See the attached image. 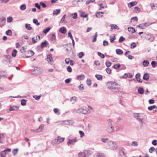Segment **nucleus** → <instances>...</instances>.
I'll return each mask as SVG.
<instances>
[{
  "label": "nucleus",
  "mask_w": 157,
  "mask_h": 157,
  "mask_svg": "<svg viewBox=\"0 0 157 157\" xmlns=\"http://www.w3.org/2000/svg\"><path fill=\"white\" fill-rule=\"evenodd\" d=\"M20 51L23 53V55L24 54L26 58L30 57L34 54V53L31 50H27V51L25 50H20ZM23 56H24V55Z\"/></svg>",
  "instance_id": "1"
},
{
  "label": "nucleus",
  "mask_w": 157,
  "mask_h": 157,
  "mask_svg": "<svg viewBox=\"0 0 157 157\" xmlns=\"http://www.w3.org/2000/svg\"><path fill=\"white\" fill-rule=\"evenodd\" d=\"M112 121L111 119H109L108 122V125L106 129V131L108 133H112L114 131V127L112 124Z\"/></svg>",
  "instance_id": "2"
},
{
  "label": "nucleus",
  "mask_w": 157,
  "mask_h": 157,
  "mask_svg": "<svg viewBox=\"0 0 157 157\" xmlns=\"http://www.w3.org/2000/svg\"><path fill=\"white\" fill-rule=\"evenodd\" d=\"M65 138H64L61 137L59 136H58L57 138L56 139L52 140V143L53 144H58L63 142Z\"/></svg>",
  "instance_id": "3"
},
{
  "label": "nucleus",
  "mask_w": 157,
  "mask_h": 157,
  "mask_svg": "<svg viewBox=\"0 0 157 157\" xmlns=\"http://www.w3.org/2000/svg\"><path fill=\"white\" fill-rule=\"evenodd\" d=\"M108 143L110 148L112 150L116 149L117 147V144L115 142L109 141L108 142Z\"/></svg>",
  "instance_id": "4"
},
{
  "label": "nucleus",
  "mask_w": 157,
  "mask_h": 157,
  "mask_svg": "<svg viewBox=\"0 0 157 157\" xmlns=\"http://www.w3.org/2000/svg\"><path fill=\"white\" fill-rule=\"evenodd\" d=\"M46 60L48 63L52 65L53 64L54 61L51 54H48L47 55Z\"/></svg>",
  "instance_id": "5"
},
{
  "label": "nucleus",
  "mask_w": 157,
  "mask_h": 157,
  "mask_svg": "<svg viewBox=\"0 0 157 157\" xmlns=\"http://www.w3.org/2000/svg\"><path fill=\"white\" fill-rule=\"evenodd\" d=\"M107 85L108 89L112 90L114 86H117V84L115 82H108L107 84Z\"/></svg>",
  "instance_id": "6"
},
{
  "label": "nucleus",
  "mask_w": 157,
  "mask_h": 157,
  "mask_svg": "<svg viewBox=\"0 0 157 157\" xmlns=\"http://www.w3.org/2000/svg\"><path fill=\"white\" fill-rule=\"evenodd\" d=\"M78 113H82L83 114H86L88 113V110L86 108L83 107L78 109L76 112Z\"/></svg>",
  "instance_id": "7"
},
{
  "label": "nucleus",
  "mask_w": 157,
  "mask_h": 157,
  "mask_svg": "<svg viewBox=\"0 0 157 157\" xmlns=\"http://www.w3.org/2000/svg\"><path fill=\"white\" fill-rule=\"evenodd\" d=\"M151 24V23H150L149 22H145L140 24L137 26L136 27L137 28H140L141 29H144V27L149 26Z\"/></svg>",
  "instance_id": "8"
},
{
  "label": "nucleus",
  "mask_w": 157,
  "mask_h": 157,
  "mask_svg": "<svg viewBox=\"0 0 157 157\" xmlns=\"http://www.w3.org/2000/svg\"><path fill=\"white\" fill-rule=\"evenodd\" d=\"M88 154V151L84 150L83 152L79 153V157H87Z\"/></svg>",
  "instance_id": "9"
},
{
  "label": "nucleus",
  "mask_w": 157,
  "mask_h": 157,
  "mask_svg": "<svg viewBox=\"0 0 157 157\" xmlns=\"http://www.w3.org/2000/svg\"><path fill=\"white\" fill-rule=\"evenodd\" d=\"M140 113H135L134 114V117L140 121L142 122V120L140 117Z\"/></svg>",
  "instance_id": "10"
},
{
  "label": "nucleus",
  "mask_w": 157,
  "mask_h": 157,
  "mask_svg": "<svg viewBox=\"0 0 157 157\" xmlns=\"http://www.w3.org/2000/svg\"><path fill=\"white\" fill-rule=\"evenodd\" d=\"M77 141V140L76 138L73 139H69L67 143V144L68 145L70 144H73Z\"/></svg>",
  "instance_id": "11"
},
{
  "label": "nucleus",
  "mask_w": 157,
  "mask_h": 157,
  "mask_svg": "<svg viewBox=\"0 0 157 157\" xmlns=\"http://www.w3.org/2000/svg\"><path fill=\"white\" fill-rule=\"evenodd\" d=\"M59 31L61 33L65 34L67 32V29L65 27H63L59 29Z\"/></svg>",
  "instance_id": "12"
},
{
  "label": "nucleus",
  "mask_w": 157,
  "mask_h": 157,
  "mask_svg": "<svg viewBox=\"0 0 157 157\" xmlns=\"http://www.w3.org/2000/svg\"><path fill=\"white\" fill-rule=\"evenodd\" d=\"M49 44L48 42L46 41L45 40L44 42H42L41 44V48H44L47 47L48 46Z\"/></svg>",
  "instance_id": "13"
},
{
  "label": "nucleus",
  "mask_w": 157,
  "mask_h": 157,
  "mask_svg": "<svg viewBox=\"0 0 157 157\" xmlns=\"http://www.w3.org/2000/svg\"><path fill=\"white\" fill-rule=\"evenodd\" d=\"M140 73H137L136 75L135 78L138 81L140 82H142V80L140 78Z\"/></svg>",
  "instance_id": "14"
},
{
  "label": "nucleus",
  "mask_w": 157,
  "mask_h": 157,
  "mask_svg": "<svg viewBox=\"0 0 157 157\" xmlns=\"http://www.w3.org/2000/svg\"><path fill=\"white\" fill-rule=\"evenodd\" d=\"M4 56L5 58L7 59V62L10 63L11 61V56L9 55H5Z\"/></svg>",
  "instance_id": "15"
},
{
  "label": "nucleus",
  "mask_w": 157,
  "mask_h": 157,
  "mask_svg": "<svg viewBox=\"0 0 157 157\" xmlns=\"http://www.w3.org/2000/svg\"><path fill=\"white\" fill-rule=\"evenodd\" d=\"M85 78V76L83 75H78L76 77V79L78 80H83Z\"/></svg>",
  "instance_id": "16"
},
{
  "label": "nucleus",
  "mask_w": 157,
  "mask_h": 157,
  "mask_svg": "<svg viewBox=\"0 0 157 157\" xmlns=\"http://www.w3.org/2000/svg\"><path fill=\"white\" fill-rule=\"evenodd\" d=\"M149 74L147 73H145L143 77V79L146 81H147L149 78Z\"/></svg>",
  "instance_id": "17"
},
{
  "label": "nucleus",
  "mask_w": 157,
  "mask_h": 157,
  "mask_svg": "<svg viewBox=\"0 0 157 157\" xmlns=\"http://www.w3.org/2000/svg\"><path fill=\"white\" fill-rule=\"evenodd\" d=\"M137 2H130L129 4H128V6L129 8H131L132 7L136 5L137 4Z\"/></svg>",
  "instance_id": "18"
},
{
  "label": "nucleus",
  "mask_w": 157,
  "mask_h": 157,
  "mask_svg": "<svg viewBox=\"0 0 157 157\" xmlns=\"http://www.w3.org/2000/svg\"><path fill=\"white\" fill-rule=\"evenodd\" d=\"M96 157H105V155L102 153H97L96 155Z\"/></svg>",
  "instance_id": "19"
},
{
  "label": "nucleus",
  "mask_w": 157,
  "mask_h": 157,
  "mask_svg": "<svg viewBox=\"0 0 157 157\" xmlns=\"http://www.w3.org/2000/svg\"><path fill=\"white\" fill-rule=\"evenodd\" d=\"M111 27V29H116L117 30L119 29V28L117 25L114 24H111L110 25Z\"/></svg>",
  "instance_id": "20"
},
{
  "label": "nucleus",
  "mask_w": 157,
  "mask_h": 157,
  "mask_svg": "<svg viewBox=\"0 0 157 157\" xmlns=\"http://www.w3.org/2000/svg\"><path fill=\"white\" fill-rule=\"evenodd\" d=\"M149 64V62L147 60H144L143 62V64L144 67H147Z\"/></svg>",
  "instance_id": "21"
},
{
  "label": "nucleus",
  "mask_w": 157,
  "mask_h": 157,
  "mask_svg": "<svg viewBox=\"0 0 157 157\" xmlns=\"http://www.w3.org/2000/svg\"><path fill=\"white\" fill-rule=\"evenodd\" d=\"M128 31L131 33H134L135 32V29L133 28L129 27L128 28Z\"/></svg>",
  "instance_id": "22"
},
{
  "label": "nucleus",
  "mask_w": 157,
  "mask_h": 157,
  "mask_svg": "<svg viewBox=\"0 0 157 157\" xmlns=\"http://www.w3.org/2000/svg\"><path fill=\"white\" fill-rule=\"evenodd\" d=\"M60 11V9H56L54 10L53 12V14L54 15H57L59 14Z\"/></svg>",
  "instance_id": "23"
},
{
  "label": "nucleus",
  "mask_w": 157,
  "mask_h": 157,
  "mask_svg": "<svg viewBox=\"0 0 157 157\" xmlns=\"http://www.w3.org/2000/svg\"><path fill=\"white\" fill-rule=\"evenodd\" d=\"M138 92L139 94H142L144 92V89L140 87L138 88Z\"/></svg>",
  "instance_id": "24"
},
{
  "label": "nucleus",
  "mask_w": 157,
  "mask_h": 157,
  "mask_svg": "<svg viewBox=\"0 0 157 157\" xmlns=\"http://www.w3.org/2000/svg\"><path fill=\"white\" fill-rule=\"evenodd\" d=\"M117 85L114 86L113 88V89H112L113 90V91L114 92H116V93H117L119 91L120 89V88L119 87H117Z\"/></svg>",
  "instance_id": "25"
},
{
  "label": "nucleus",
  "mask_w": 157,
  "mask_h": 157,
  "mask_svg": "<svg viewBox=\"0 0 157 157\" xmlns=\"http://www.w3.org/2000/svg\"><path fill=\"white\" fill-rule=\"evenodd\" d=\"M25 27L27 29L29 30H31L32 29V28L30 26V24H25Z\"/></svg>",
  "instance_id": "26"
},
{
  "label": "nucleus",
  "mask_w": 157,
  "mask_h": 157,
  "mask_svg": "<svg viewBox=\"0 0 157 157\" xmlns=\"http://www.w3.org/2000/svg\"><path fill=\"white\" fill-rule=\"evenodd\" d=\"M97 79L99 80H101L102 78V76L100 75H96L95 76Z\"/></svg>",
  "instance_id": "27"
},
{
  "label": "nucleus",
  "mask_w": 157,
  "mask_h": 157,
  "mask_svg": "<svg viewBox=\"0 0 157 157\" xmlns=\"http://www.w3.org/2000/svg\"><path fill=\"white\" fill-rule=\"evenodd\" d=\"M68 37H70L71 39V40H72L73 44V45H74L75 44L74 41L73 40L72 36L71 35V32H69L68 33Z\"/></svg>",
  "instance_id": "28"
},
{
  "label": "nucleus",
  "mask_w": 157,
  "mask_h": 157,
  "mask_svg": "<svg viewBox=\"0 0 157 157\" xmlns=\"http://www.w3.org/2000/svg\"><path fill=\"white\" fill-rule=\"evenodd\" d=\"M18 149V148H16L14 149L12 151V153L14 155H15L17 153Z\"/></svg>",
  "instance_id": "29"
},
{
  "label": "nucleus",
  "mask_w": 157,
  "mask_h": 157,
  "mask_svg": "<svg viewBox=\"0 0 157 157\" xmlns=\"http://www.w3.org/2000/svg\"><path fill=\"white\" fill-rule=\"evenodd\" d=\"M56 39V36L55 34L53 33L52 34V36L50 37V40L51 41H53Z\"/></svg>",
  "instance_id": "30"
},
{
  "label": "nucleus",
  "mask_w": 157,
  "mask_h": 157,
  "mask_svg": "<svg viewBox=\"0 0 157 157\" xmlns=\"http://www.w3.org/2000/svg\"><path fill=\"white\" fill-rule=\"evenodd\" d=\"M27 101V100L24 99L21 100V105L22 106L25 105H26V101Z\"/></svg>",
  "instance_id": "31"
},
{
  "label": "nucleus",
  "mask_w": 157,
  "mask_h": 157,
  "mask_svg": "<svg viewBox=\"0 0 157 157\" xmlns=\"http://www.w3.org/2000/svg\"><path fill=\"white\" fill-rule=\"evenodd\" d=\"M20 9L22 10H24L26 9V6L25 4L21 5L20 6Z\"/></svg>",
  "instance_id": "32"
},
{
  "label": "nucleus",
  "mask_w": 157,
  "mask_h": 157,
  "mask_svg": "<svg viewBox=\"0 0 157 157\" xmlns=\"http://www.w3.org/2000/svg\"><path fill=\"white\" fill-rule=\"evenodd\" d=\"M71 16L72 18L75 19L77 17V14L76 13H75L71 14Z\"/></svg>",
  "instance_id": "33"
},
{
  "label": "nucleus",
  "mask_w": 157,
  "mask_h": 157,
  "mask_svg": "<svg viewBox=\"0 0 157 157\" xmlns=\"http://www.w3.org/2000/svg\"><path fill=\"white\" fill-rule=\"evenodd\" d=\"M44 127V124H42L39 126V128L37 129L38 131H39V132H40L42 131V129Z\"/></svg>",
  "instance_id": "34"
},
{
  "label": "nucleus",
  "mask_w": 157,
  "mask_h": 157,
  "mask_svg": "<svg viewBox=\"0 0 157 157\" xmlns=\"http://www.w3.org/2000/svg\"><path fill=\"white\" fill-rule=\"evenodd\" d=\"M97 36L98 33L97 32H96L95 33L94 36V38L92 40V42H94L96 41Z\"/></svg>",
  "instance_id": "35"
},
{
  "label": "nucleus",
  "mask_w": 157,
  "mask_h": 157,
  "mask_svg": "<svg viewBox=\"0 0 157 157\" xmlns=\"http://www.w3.org/2000/svg\"><path fill=\"white\" fill-rule=\"evenodd\" d=\"M50 29L51 28L50 27H48L46 29H44L43 31V32L44 33L46 34L49 31Z\"/></svg>",
  "instance_id": "36"
},
{
  "label": "nucleus",
  "mask_w": 157,
  "mask_h": 157,
  "mask_svg": "<svg viewBox=\"0 0 157 157\" xmlns=\"http://www.w3.org/2000/svg\"><path fill=\"white\" fill-rule=\"evenodd\" d=\"M104 13V12H99L97 13L96 14V16L97 17H100L99 16L100 15V17H101L102 16V15H101V14Z\"/></svg>",
  "instance_id": "37"
},
{
  "label": "nucleus",
  "mask_w": 157,
  "mask_h": 157,
  "mask_svg": "<svg viewBox=\"0 0 157 157\" xmlns=\"http://www.w3.org/2000/svg\"><path fill=\"white\" fill-rule=\"evenodd\" d=\"M6 33L7 35L11 36L12 35V32L11 30L9 29L6 32Z\"/></svg>",
  "instance_id": "38"
},
{
  "label": "nucleus",
  "mask_w": 157,
  "mask_h": 157,
  "mask_svg": "<svg viewBox=\"0 0 157 157\" xmlns=\"http://www.w3.org/2000/svg\"><path fill=\"white\" fill-rule=\"evenodd\" d=\"M140 9L138 7H135L133 9V11L137 13V11L140 12Z\"/></svg>",
  "instance_id": "39"
},
{
  "label": "nucleus",
  "mask_w": 157,
  "mask_h": 157,
  "mask_svg": "<svg viewBox=\"0 0 157 157\" xmlns=\"http://www.w3.org/2000/svg\"><path fill=\"white\" fill-rule=\"evenodd\" d=\"M33 22L34 24H35L36 25H40V23L38 22V20L37 19H33Z\"/></svg>",
  "instance_id": "40"
},
{
  "label": "nucleus",
  "mask_w": 157,
  "mask_h": 157,
  "mask_svg": "<svg viewBox=\"0 0 157 157\" xmlns=\"http://www.w3.org/2000/svg\"><path fill=\"white\" fill-rule=\"evenodd\" d=\"M6 152L4 151H2L0 153L1 157H5Z\"/></svg>",
  "instance_id": "41"
},
{
  "label": "nucleus",
  "mask_w": 157,
  "mask_h": 157,
  "mask_svg": "<svg viewBox=\"0 0 157 157\" xmlns=\"http://www.w3.org/2000/svg\"><path fill=\"white\" fill-rule=\"evenodd\" d=\"M151 64L153 67H155L157 65V63L154 61H152L151 62Z\"/></svg>",
  "instance_id": "42"
},
{
  "label": "nucleus",
  "mask_w": 157,
  "mask_h": 157,
  "mask_svg": "<svg viewBox=\"0 0 157 157\" xmlns=\"http://www.w3.org/2000/svg\"><path fill=\"white\" fill-rule=\"evenodd\" d=\"M66 16V14H64L61 20V22L62 23H64L65 22L66 20H65V18Z\"/></svg>",
  "instance_id": "43"
},
{
  "label": "nucleus",
  "mask_w": 157,
  "mask_h": 157,
  "mask_svg": "<svg viewBox=\"0 0 157 157\" xmlns=\"http://www.w3.org/2000/svg\"><path fill=\"white\" fill-rule=\"evenodd\" d=\"M121 66V65L120 64H114L113 66V67L116 69H119Z\"/></svg>",
  "instance_id": "44"
},
{
  "label": "nucleus",
  "mask_w": 157,
  "mask_h": 157,
  "mask_svg": "<svg viewBox=\"0 0 157 157\" xmlns=\"http://www.w3.org/2000/svg\"><path fill=\"white\" fill-rule=\"evenodd\" d=\"M17 108H18V107H17V106L10 107V111H12L15 110H16V109Z\"/></svg>",
  "instance_id": "45"
},
{
  "label": "nucleus",
  "mask_w": 157,
  "mask_h": 157,
  "mask_svg": "<svg viewBox=\"0 0 157 157\" xmlns=\"http://www.w3.org/2000/svg\"><path fill=\"white\" fill-rule=\"evenodd\" d=\"M116 52L117 54L120 55L123 53V51L121 50H116Z\"/></svg>",
  "instance_id": "46"
},
{
  "label": "nucleus",
  "mask_w": 157,
  "mask_h": 157,
  "mask_svg": "<svg viewBox=\"0 0 157 157\" xmlns=\"http://www.w3.org/2000/svg\"><path fill=\"white\" fill-rule=\"evenodd\" d=\"M156 108L157 109V108L156 107V106L155 105H153L151 106H149L148 107V109L149 110H152L153 109Z\"/></svg>",
  "instance_id": "47"
},
{
  "label": "nucleus",
  "mask_w": 157,
  "mask_h": 157,
  "mask_svg": "<svg viewBox=\"0 0 157 157\" xmlns=\"http://www.w3.org/2000/svg\"><path fill=\"white\" fill-rule=\"evenodd\" d=\"M17 52L16 50H13L12 53V56L13 57H15L16 55Z\"/></svg>",
  "instance_id": "48"
},
{
  "label": "nucleus",
  "mask_w": 157,
  "mask_h": 157,
  "mask_svg": "<svg viewBox=\"0 0 157 157\" xmlns=\"http://www.w3.org/2000/svg\"><path fill=\"white\" fill-rule=\"evenodd\" d=\"M84 55V54L82 52H81L79 53L78 54V56L79 58H82V57Z\"/></svg>",
  "instance_id": "49"
},
{
  "label": "nucleus",
  "mask_w": 157,
  "mask_h": 157,
  "mask_svg": "<svg viewBox=\"0 0 157 157\" xmlns=\"http://www.w3.org/2000/svg\"><path fill=\"white\" fill-rule=\"evenodd\" d=\"M138 144L137 142L136 141H132V142L131 145L132 146H138Z\"/></svg>",
  "instance_id": "50"
},
{
  "label": "nucleus",
  "mask_w": 157,
  "mask_h": 157,
  "mask_svg": "<svg viewBox=\"0 0 157 157\" xmlns=\"http://www.w3.org/2000/svg\"><path fill=\"white\" fill-rule=\"evenodd\" d=\"M125 40V39L123 37V36H121L120 37V38L119 40V42L121 43L124 41Z\"/></svg>",
  "instance_id": "51"
},
{
  "label": "nucleus",
  "mask_w": 157,
  "mask_h": 157,
  "mask_svg": "<svg viewBox=\"0 0 157 157\" xmlns=\"http://www.w3.org/2000/svg\"><path fill=\"white\" fill-rule=\"evenodd\" d=\"M79 132L80 137L81 138L83 137L84 136V133L82 131H79Z\"/></svg>",
  "instance_id": "52"
},
{
  "label": "nucleus",
  "mask_w": 157,
  "mask_h": 157,
  "mask_svg": "<svg viewBox=\"0 0 157 157\" xmlns=\"http://www.w3.org/2000/svg\"><path fill=\"white\" fill-rule=\"evenodd\" d=\"M13 20V18L11 17H9L7 18V22L10 23Z\"/></svg>",
  "instance_id": "53"
},
{
  "label": "nucleus",
  "mask_w": 157,
  "mask_h": 157,
  "mask_svg": "<svg viewBox=\"0 0 157 157\" xmlns=\"http://www.w3.org/2000/svg\"><path fill=\"white\" fill-rule=\"evenodd\" d=\"M109 139L108 138H102L101 139V140L102 142L104 143H106L108 141Z\"/></svg>",
  "instance_id": "54"
},
{
  "label": "nucleus",
  "mask_w": 157,
  "mask_h": 157,
  "mask_svg": "<svg viewBox=\"0 0 157 157\" xmlns=\"http://www.w3.org/2000/svg\"><path fill=\"white\" fill-rule=\"evenodd\" d=\"M132 20L135 21H137L138 20V18L137 17H134L132 18H131L130 22L132 21Z\"/></svg>",
  "instance_id": "55"
},
{
  "label": "nucleus",
  "mask_w": 157,
  "mask_h": 157,
  "mask_svg": "<svg viewBox=\"0 0 157 157\" xmlns=\"http://www.w3.org/2000/svg\"><path fill=\"white\" fill-rule=\"evenodd\" d=\"M106 71L107 73L110 74L111 73V70L109 68L107 67L106 69Z\"/></svg>",
  "instance_id": "56"
},
{
  "label": "nucleus",
  "mask_w": 157,
  "mask_h": 157,
  "mask_svg": "<svg viewBox=\"0 0 157 157\" xmlns=\"http://www.w3.org/2000/svg\"><path fill=\"white\" fill-rule=\"evenodd\" d=\"M98 55L102 58H104L105 57L104 55L102 54L100 52H98Z\"/></svg>",
  "instance_id": "57"
},
{
  "label": "nucleus",
  "mask_w": 157,
  "mask_h": 157,
  "mask_svg": "<svg viewBox=\"0 0 157 157\" xmlns=\"http://www.w3.org/2000/svg\"><path fill=\"white\" fill-rule=\"evenodd\" d=\"M67 71L69 72H71L72 71V68L70 66H68L67 69Z\"/></svg>",
  "instance_id": "58"
},
{
  "label": "nucleus",
  "mask_w": 157,
  "mask_h": 157,
  "mask_svg": "<svg viewBox=\"0 0 157 157\" xmlns=\"http://www.w3.org/2000/svg\"><path fill=\"white\" fill-rule=\"evenodd\" d=\"M105 65L106 67H109L111 65V63L109 62H106L105 63Z\"/></svg>",
  "instance_id": "59"
},
{
  "label": "nucleus",
  "mask_w": 157,
  "mask_h": 157,
  "mask_svg": "<svg viewBox=\"0 0 157 157\" xmlns=\"http://www.w3.org/2000/svg\"><path fill=\"white\" fill-rule=\"evenodd\" d=\"M71 60L69 58H66L65 59V61L67 64H69L70 62V61Z\"/></svg>",
  "instance_id": "60"
},
{
  "label": "nucleus",
  "mask_w": 157,
  "mask_h": 157,
  "mask_svg": "<svg viewBox=\"0 0 157 157\" xmlns=\"http://www.w3.org/2000/svg\"><path fill=\"white\" fill-rule=\"evenodd\" d=\"M136 46V44L134 42L132 43L131 45V48H134Z\"/></svg>",
  "instance_id": "61"
},
{
  "label": "nucleus",
  "mask_w": 157,
  "mask_h": 157,
  "mask_svg": "<svg viewBox=\"0 0 157 157\" xmlns=\"http://www.w3.org/2000/svg\"><path fill=\"white\" fill-rule=\"evenodd\" d=\"M71 78H67L65 80V82L67 83H68L71 82Z\"/></svg>",
  "instance_id": "62"
},
{
  "label": "nucleus",
  "mask_w": 157,
  "mask_h": 157,
  "mask_svg": "<svg viewBox=\"0 0 157 157\" xmlns=\"http://www.w3.org/2000/svg\"><path fill=\"white\" fill-rule=\"evenodd\" d=\"M155 150L154 147H151L149 149V152L150 153H152L153 151Z\"/></svg>",
  "instance_id": "63"
},
{
  "label": "nucleus",
  "mask_w": 157,
  "mask_h": 157,
  "mask_svg": "<svg viewBox=\"0 0 157 157\" xmlns=\"http://www.w3.org/2000/svg\"><path fill=\"white\" fill-rule=\"evenodd\" d=\"M152 144L154 146H156L157 145V140H153L152 142Z\"/></svg>",
  "instance_id": "64"
}]
</instances>
